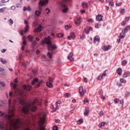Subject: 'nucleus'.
Returning <instances> with one entry per match:
<instances>
[{
	"mask_svg": "<svg viewBox=\"0 0 130 130\" xmlns=\"http://www.w3.org/2000/svg\"><path fill=\"white\" fill-rule=\"evenodd\" d=\"M86 90L84 89H82V96H84V94H86Z\"/></svg>",
	"mask_w": 130,
	"mask_h": 130,
	"instance_id": "43",
	"label": "nucleus"
},
{
	"mask_svg": "<svg viewBox=\"0 0 130 130\" xmlns=\"http://www.w3.org/2000/svg\"><path fill=\"white\" fill-rule=\"evenodd\" d=\"M103 16H102V15L99 14L96 17V21H98L99 22H101V21H103Z\"/></svg>",
	"mask_w": 130,
	"mask_h": 130,
	"instance_id": "10",
	"label": "nucleus"
},
{
	"mask_svg": "<svg viewBox=\"0 0 130 130\" xmlns=\"http://www.w3.org/2000/svg\"><path fill=\"white\" fill-rule=\"evenodd\" d=\"M73 52H71L68 57V59L70 60V61H74V60H75V59L73 57Z\"/></svg>",
	"mask_w": 130,
	"mask_h": 130,
	"instance_id": "12",
	"label": "nucleus"
},
{
	"mask_svg": "<svg viewBox=\"0 0 130 130\" xmlns=\"http://www.w3.org/2000/svg\"><path fill=\"white\" fill-rule=\"evenodd\" d=\"M65 87H70V84L69 83H66L64 84Z\"/></svg>",
	"mask_w": 130,
	"mask_h": 130,
	"instance_id": "64",
	"label": "nucleus"
},
{
	"mask_svg": "<svg viewBox=\"0 0 130 130\" xmlns=\"http://www.w3.org/2000/svg\"><path fill=\"white\" fill-rule=\"evenodd\" d=\"M89 112H90V110H89V109L85 108V110L84 111L83 114L85 116H88Z\"/></svg>",
	"mask_w": 130,
	"mask_h": 130,
	"instance_id": "18",
	"label": "nucleus"
},
{
	"mask_svg": "<svg viewBox=\"0 0 130 130\" xmlns=\"http://www.w3.org/2000/svg\"><path fill=\"white\" fill-rule=\"evenodd\" d=\"M7 9L6 7L2 8L0 9V13H4L5 12V10Z\"/></svg>",
	"mask_w": 130,
	"mask_h": 130,
	"instance_id": "36",
	"label": "nucleus"
},
{
	"mask_svg": "<svg viewBox=\"0 0 130 130\" xmlns=\"http://www.w3.org/2000/svg\"><path fill=\"white\" fill-rule=\"evenodd\" d=\"M47 56L49 58H52V53H50V52L47 53Z\"/></svg>",
	"mask_w": 130,
	"mask_h": 130,
	"instance_id": "29",
	"label": "nucleus"
},
{
	"mask_svg": "<svg viewBox=\"0 0 130 130\" xmlns=\"http://www.w3.org/2000/svg\"><path fill=\"white\" fill-rule=\"evenodd\" d=\"M23 89L24 90H26V91H30V90L32 89V87H31L30 86H29V85H24Z\"/></svg>",
	"mask_w": 130,
	"mask_h": 130,
	"instance_id": "14",
	"label": "nucleus"
},
{
	"mask_svg": "<svg viewBox=\"0 0 130 130\" xmlns=\"http://www.w3.org/2000/svg\"><path fill=\"white\" fill-rule=\"evenodd\" d=\"M105 125V122H102L101 123L99 124V127H102V126H104Z\"/></svg>",
	"mask_w": 130,
	"mask_h": 130,
	"instance_id": "26",
	"label": "nucleus"
},
{
	"mask_svg": "<svg viewBox=\"0 0 130 130\" xmlns=\"http://www.w3.org/2000/svg\"><path fill=\"white\" fill-rule=\"evenodd\" d=\"M93 40L94 43H96V42H99V41H100V37H99L98 36H96L94 37Z\"/></svg>",
	"mask_w": 130,
	"mask_h": 130,
	"instance_id": "20",
	"label": "nucleus"
},
{
	"mask_svg": "<svg viewBox=\"0 0 130 130\" xmlns=\"http://www.w3.org/2000/svg\"><path fill=\"white\" fill-rule=\"evenodd\" d=\"M83 82H84L85 83H88V79H87V78L83 77Z\"/></svg>",
	"mask_w": 130,
	"mask_h": 130,
	"instance_id": "40",
	"label": "nucleus"
},
{
	"mask_svg": "<svg viewBox=\"0 0 130 130\" xmlns=\"http://www.w3.org/2000/svg\"><path fill=\"white\" fill-rule=\"evenodd\" d=\"M45 13H46V14H47V15H48V14H49V13H50V9L49 8H46L45 10Z\"/></svg>",
	"mask_w": 130,
	"mask_h": 130,
	"instance_id": "27",
	"label": "nucleus"
},
{
	"mask_svg": "<svg viewBox=\"0 0 130 130\" xmlns=\"http://www.w3.org/2000/svg\"><path fill=\"white\" fill-rule=\"evenodd\" d=\"M125 12V10H124V9H122L121 10H120V14H121L122 15H123V14Z\"/></svg>",
	"mask_w": 130,
	"mask_h": 130,
	"instance_id": "39",
	"label": "nucleus"
},
{
	"mask_svg": "<svg viewBox=\"0 0 130 130\" xmlns=\"http://www.w3.org/2000/svg\"><path fill=\"white\" fill-rule=\"evenodd\" d=\"M50 40H51L50 37L48 36V37H46L44 40L41 41V44L42 45H44L45 44H47L48 50L49 51H52V50L56 49L57 47L56 45L51 44Z\"/></svg>",
	"mask_w": 130,
	"mask_h": 130,
	"instance_id": "3",
	"label": "nucleus"
},
{
	"mask_svg": "<svg viewBox=\"0 0 130 130\" xmlns=\"http://www.w3.org/2000/svg\"><path fill=\"white\" fill-rule=\"evenodd\" d=\"M36 88H38L39 86H40V83L38 82V79L37 78H35L31 82L32 85H35L36 84Z\"/></svg>",
	"mask_w": 130,
	"mask_h": 130,
	"instance_id": "7",
	"label": "nucleus"
},
{
	"mask_svg": "<svg viewBox=\"0 0 130 130\" xmlns=\"http://www.w3.org/2000/svg\"><path fill=\"white\" fill-rule=\"evenodd\" d=\"M46 85L47 87H49V88H52L53 87V85H52V83L50 82V81H48L46 83Z\"/></svg>",
	"mask_w": 130,
	"mask_h": 130,
	"instance_id": "22",
	"label": "nucleus"
},
{
	"mask_svg": "<svg viewBox=\"0 0 130 130\" xmlns=\"http://www.w3.org/2000/svg\"><path fill=\"white\" fill-rule=\"evenodd\" d=\"M27 39H28L29 41H30V42H32L34 38L32 36L29 35L27 37Z\"/></svg>",
	"mask_w": 130,
	"mask_h": 130,
	"instance_id": "23",
	"label": "nucleus"
},
{
	"mask_svg": "<svg viewBox=\"0 0 130 130\" xmlns=\"http://www.w3.org/2000/svg\"><path fill=\"white\" fill-rule=\"evenodd\" d=\"M35 15L36 16H39L41 15V12L38 10L35 11Z\"/></svg>",
	"mask_w": 130,
	"mask_h": 130,
	"instance_id": "25",
	"label": "nucleus"
},
{
	"mask_svg": "<svg viewBox=\"0 0 130 130\" xmlns=\"http://www.w3.org/2000/svg\"><path fill=\"white\" fill-rule=\"evenodd\" d=\"M127 61L125 60H124L122 62V64H126Z\"/></svg>",
	"mask_w": 130,
	"mask_h": 130,
	"instance_id": "51",
	"label": "nucleus"
},
{
	"mask_svg": "<svg viewBox=\"0 0 130 130\" xmlns=\"http://www.w3.org/2000/svg\"><path fill=\"white\" fill-rule=\"evenodd\" d=\"M57 37L59 38H61V37H63V34L60 32L57 34Z\"/></svg>",
	"mask_w": 130,
	"mask_h": 130,
	"instance_id": "32",
	"label": "nucleus"
},
{
	"mask_svg": "<svg viewBox=\"0 0 130 130\" xmlns=\"http://www.w3.org/2000/svg\"><path fill=\"white\" fill-rule=\"evenodd\" d=\"M103 50L104 51H107L108 50H109L110 49V45L109 46H104L102 48Z\"/></svg>",
	"mask_w": 130,
	"mask_h": 130,
	"instance_id": "17",
	"label": "nucleus"
},
{
	"mask_svg": "<svg viewBox=\"0 0 130 130\" xmlns=\"http://www.w3.org/2000/svg\"><path fill=\"white\" fill-rule=\"evenodd\" d=\"M120 83H125V81H124V80L122 78L120 79Z\"/></svg>",
	"mask_w": 130,
	"mask_h": 130,
	"instance_id": "52",
	"label": "nucleus"
},
{
	"mask_svg": "<svg viewBox=\"0 0 130 130\" xmlns=\"http://www.w3.org/2000/svg\"><path fill=\"white\" fill-rule=\"evenodd\" d=\"M89 100H88L87 99H85L84 101H83V103L84 104H87V103H89Z\"/></svg>",
	"mask_w": 130,
	"mask_h": 130,
	"instance_id": "35",
	"label": "nucleus"
},
{
	"mask_svg": "<svg viewBox=\"0 0 130 130\" xmlns=\"http://www.w3.org/2000/svg\"><path fill=\"white\" fill-rule=\"evenodd\" d=\"M0 129H5V123H0Z\"/></svg>",
	"mask_w": 130,
	"mask_h": 130,
	"instance_id": "24",
	"label": "nucleus"
},
{
	"mask_svg": "<svg viewBox=\"0 0 130 130\" xmlns=\"http://www.w3.org/2000/svg\"><path fill=\"white\" fill-rule=\"evenodd\" d=\"M20 102H21V103H22V104H23V105H25V104H26V103L25 102V101L24 100H21Z\"/></svg>",
	"mask_w": 130,
	"mask_h": 130,
	"instance_id": "58",
	"label": "nucleus"
},
{
	"mask_svg": "<svg viewBox=\"0 0 130 130\" xmlns=\"http://www.w3.org/2000/svg\"><path fill=\"white\" fill-rule=\"evenodd\" d=\"M82 5L83 8H87V6H88V4H87L86 2L82 3Z\"/></svg>",
	"mask_w": 130,
	"mask_h": 130,
	"instance_id": "30",
	"label": "nucleus"
},
{
	"mask_svg": "<svg viewBox=\"0 0 130 130\" xmlns=\"http://www.w3.org/2000/svg\"><path fill=\"white\" fill-rule=\"evenodd\" d=\"M130 29V25H127L126 26H125V28H124V29H123L122 30V32H124L125 33H127V31H128V30H129Z\"/></svg>",
	"mask_w": 130,
	"mask_h": 130,
	"instance_id": "16",
	"label": "nucleus"
},
{
	"mask_svg": "<svg viewBox=\"0 0 130 130\" xmlns=\"http://www.w3.org/2000/svg\"><path fill=\"white\" fill-rule=\"evenodd\" d=\"M121 5H122V3L121 2L116 3V6H117V7H120V6H121Z\"/></svg>",
	"mask_w": 130,
	"mask_h": 130,
	"instance_id": "47",
	"label": "nucleus"
},
{
	"mask_svg": "<svg viewBox=\"0 0 130 130\" xmlns=\"http://www.w3.org/2000/svg\"><path fill=\"white\" fill-rule=\"evenodd\" d=\"M65 29H66V30H69V29H71V27H69L68 25H65Z\"/></svg>",
	"mask_w": 130,
	"mask_h": 130,
	"instance_id": "53",
	"label": "nucleus"
},
{
	"mask_svg": "<svg viewBox=\"0 0 130 130\" xmlns=\"http://www.w3.org/2000/svg\"><path fill=\"white\" fill-rule=\"evenodd\" d=\"M38 103V100H35L32 103L30 102L29 103L26 104L25 106L22 108L23 112L25 114H27L30 110H31L32 111H36V110H37V108L34 105Z\"/></svg>",
	"mask_w": 130,
	"mask_h": 130,
	"instance_id": "2",
	"label": "nucleus"
},
{
	"mask_svg": "<svg viewBox=\"0 0 130 130\" xmlns=\"http://www.w3.org/2000/svg\"><path fill=\"white\" fill-rule=\"evenodd\" d=\"M24 24L25 25V29L24 30H21L20 31V34L22 36L24 35V33H27V32H28V30H29V24L28 21L26 20H24Z\"/></svg>",
	"mask_w": 130,
	"mask_h": 130,
	"instance_id": "6",
	"label": "nucleus"
},
{
	"mask_svg": "<svg viewBox=\"0 0 130 130\" xmlns=\"http://www.w3.org/2000/svg\"><path fill=\"white\" fill-rule=\"evenodd\" d=\"M95 28H96L97 29H98V28H99V24L97 23L95 25Z\"/></svg>",
	"mask_w": 130,
	"mask_h": 130,
	"instance_id": "60",
	"label": "nucleus"
},
{
	"mask_svg": "<svg viewBox=\"0 0 130 130\" xmlns=\"http://www.w3.org/2000/svg\"><path fill=\"white\" fill-rule=\"evenodd\" d=\"M106 72H107V70H105L104 73L101 75L102 77H105L106 76Z\"/></svg>",
	"mask_w": 130,
	"mask_h": 130,
	"instance_id": "42",
	"label": "nucleus"
},
{
	"mask_svg": "<svg viewBox=\"0 0 130 130\" xmlns=\"http://www.w3.org/2000/svg\"><path fill=\"white\" fill-rule=\"evenodd\" d=\"M42 28V25H41V24H39L38 27L34 29V32H41Z\"/></svg>",
	"mask_w": 130,
	"mask_h": 130,
	"instance_id": "15",
	"label": "nucleus"
},
{
	"mask_svg": "<svg viewBox=\"0 0 130 130\" xmlns=\"http://www.w3.org/2000/svg\"><path fill=\"white\" fill-rule=\"evenodd\" d=\"M130 95V92H127L125 94V98H127V97H129Z\"/></svg>",
	"mask_w": 130,
	"mask_h": 130,
	"instance_id": "34",
	"label": "nucleus"
},
{
	"mask_svg": "<svg viewBox=\"0 0 130 130\" xmlns=\"http://www.w3.org/2000/svg\"><path fill=\"white\" fill-rule=\"evenodd\" d=\"M75 25H80L81 23V17H76L74 20Z\"/></svg>",
	"mask_w": 130,
	"mask_h": 130,
	"instance_id": "8",
	"label": "nucleus"
},
{
	"mask_svg": "<svg viewBox=\"0 0 130 130\" xmlns=\"http://www.w3.org/2000/svg\"><path fill=\"white\" fill-rule=\"evenodd\" d=\"M1 2H2V3H8V2H9V0H4V1H2Z\"/></svg>",
	"mask_w": 130,
	"mask_h": 130,
	"instance_id": "61",
	"label": "nucleus"
},
{
	"mask_svg": "<svg viewBox=\"0 0 130 130\" xmlns=\"http://www.w3.org/2000/svg\"><path fill=\"white\" fill-rule=\"evenodd\" d=\"M9 22H10V24H11V25L13 24H14V21L12 20V19H10L9 20Z\"/></svg>",
	"mask_w": 130,
	"mask_h": 130,
	"instance_id": "50",
	"label": "nucleus"
},
{
	"mask_svg": "<svg viewBox=\"0 0 130 130\" xmlns=\"http://www.w3.org/2000/svg\"><path fill=\"white\" fill-rule=\"evenodd\" d=\"M70 35H71L72 39H75V38H76V36H75V33L74 32H71L70 34Z\"/></svg>",
	"mask_w": 130,
	"mask_h": 130,
	"instance_id": "33",
	"label": "nucleus"
},
{
	"mask_svg": "<svg viewBox=\"0 0 130 130\" xmlns=\"http://www.w3.org/2000/svg\"><path fill=\"white\" fill-rule=\"evenodd\" d=\"M125 20L126 21V22H127L129 20V17H126L125 18Z\"/></svg>",
	"mask_w": 130,
	"mask_h": 130,
	"instance_id": "56",
	"label": "nucleus"
},
{
	"mask_svg": "<svg viewBox=\"0 0 130 130\" xmlns=\"http://www.w3.org/2000/svg\"><path fill=\"white\" fill-rule=\"evenodd\" d=\"M71 2H72V0H63L60 2L59 7L63 13H67V11H69V8L68 6H67V5H68L69 3H71Z\"/></svg>",
	"mask_w": 130,
	"mask_h": 130,
	"instance_id": "4",
	"label": "nucleus"
},
{
	"mask_svg": "<svg viewBox=\"0 0 130 130\" xmlns=\"http://www.w3.org/2000/svg\"><path fill=\"white\" fill-rule=\"evenodd\" d=\"M129 76H130V72H125L123 74V78H126L127 77H129Z\"/></svg>",
	"mask_w": 130,
	"mask_h": 130,
	"instance_id": "21",
	"label": "nucleus"
},
{
	"mask_svg": "<svg viewBox=\"0 0 130 130\" xmlns=\"http://www.w3.org/2000/svg\"><path fill=\"white\" fill-rule=\"evenodd\" d=\"M116 73L119 76H121L122 70L120 68H119L116 70Z\"/></svg>",
	"mask_w": 130,
	"mask_h": 130,
	"instance_id": "19",
	"label": "nucleus"
},
{
	"mask_svg": "<svg viewBox=\"0 0 130 130\" xmlns=\"http://www.w3.org/2000/svg\"><path fill=\"white\" fill-rule=\"evenodd\" d=\"M99 94H100V96L103 95V91H102V90H101L99 91Z\"/></svg>",
	"mask_w": 130,
	"mask_h": 130,
	"instance_id": "49",
	"label": "nucleus"
},
{
	"mask_svg": "<svg viewBox=\"0 0 130 130\" xmlns=\"http://www.w3.org/2000/svg\"><path fill=\"white\" fill-rule=\"evenodd\" d=\"M0 60H1V62L3 63L4 64L7 63V60H6L5 59H4L3 58H1Z\"/></svg>",
	"mask_w": 130,
	"mask_h": 130,
	"instance_id": "37",
	"label": "nucleus"
},
{
	"mask_svg": "<svg viewBox=\"0 0 130 130\" xmlns=\"http://www.w3.org/2000/svg\"><path fill=\"white\" fill-rule=\"evenodd\" d=\"M53 130H58V127L56 126H54L53 127Z\"/></svg>",
	"mask_w": 130,
	"mask_h": 130,
	"instance_id": "48",
	"label": "nucleus"
},
{
	"mask_svg": "<svg viewBox=\"0 0 130 130\" xmlns=\"http://www.w3.org/2000/svg\"><path fill=\"white\" fill-rule=\"evenodd\" d=\"M103 78V77L102 75H100V76H99L98 77V80L99 81H100V80H102V78Z\"/></svg>",
	"mask_w": 130,
	"mask_h": 130,
	"instance_id": "44",
	"label": "nucleus"
},
{
	"mask_svg": "<svg viewBox=\"0 0 130 130\" xmlns=\"http://www.w3.org/2000/svg\"><path fill=\"white\" fill-rule=\"evenodd\" d=\"M48 3V0H42L40 1L39 3V5H41V6H44L45 5H47Z\"/></svg>",
	"mask_w": 130,
	"mask_h": 130,
	"instance_id": "11",
	"label": "nucleus"
},
{
	"mask_svg": "<svg viewBox=\"0 0 130 130\" xmlns=\"http://www.w3.org/2000/svg\"><path fill=\"white\" fill-rule=\"evenodd\" d=\"M11 86H12L14 88V89H16L17 88V84L16 83H14L13 82H12L11 84H10Z\"/></svg>",
	"mask_w": 130,
	"mask_h": 130,
	"instance_id": "28",
	"label": "nucleus"
},
{
	"mask_svg": "<svg viewBox=\"0 0 130 130\" xmlns=\"http://www.w3.org/2000/svg\"><path fill=\"white\" fill-rule=\"evenodd\" d=\"M109 5L111 6V7H112L114 5V3L112 2H110Z\"/></svg>",
	"mask_w": 130,
	"mask_h": 130,
	"instance_id": "57",
	"label": "nucleus"
},
{
	"mask_svg": "<svg viewBox=\"0 0 130 130\" xmlns=\"http://www.w3.org/2000/svg\"><path fill=\"white\" fill-rule=\"evenodd\" d=\"M32 42V45H37V42L36 41H33Z\"/></svg>",
	"mask_w": 130,
	"mask_h": 130,
	"instance_id": "55",
	"label": "nucleus"
},
{
	"mask_svg": "<svg viewBox=\"0 0 130 130\" xmlns=\"http://www.w3.org/2000/svg\"><path fill=\"white\" fill-rule=\"evenodd\" d=\"M22 43H23V45H26L27 42H26V41L25 40H24Z\"/></svg>",
	"mask_w": 130,
	"mask_h": 130,
	"instance_id": "63",
	"label": "nucleus"
},
{
	"mask_svg": "<svg viewBox=\"0 0 130 130\" xmlns=\"http://www.w3.org/2000/svg\"><path fill=\"white\" fill-rule=\"evenodd\" d=\"M46 119V114L43 113L40 116V120L39 121V124L40 125V130H45L43 127V124L45 123V119Z\"/></svg>",
	"mask_w": 130,
	"mask_h": 130,
	"instance_id": "5",
	"label": "nucleus"
},
{
	"mask_svg": "<svg viewBox=\"0 0 130 130\" xmlns=\"http://www.w3.org/2000/svg\"><path fill=\"white\" fill-rule=\"evenodd\" d=\"M125 24H126V21H123L121 22V26H125Z\"/></svg>",
	"mask_w": 130,
	"mask_h": 130,
	"instance_id": "45",
	"label": "nucleus"
},
{
	"mask_svg": "<svg viewBox=\"0 0 130 130\" xmlns=\"http://www.w3.org/2000/svg\"><path fill=\"white\" fill-rule=\"evenodd\" d=\"M93 30V27H89V28H85L84 29V32L86 33V34H89L90 33V31H92Z\"/></svg>",
	"mask_w": 130,
	"mask_h": 130,
	"instance_id": "13",
	"label": "nucleus"
},
{
	"mask_svg": "<svg viewBox=\"0 0 130 130\" xmlns=\"http://www.w3.org/2000/svg\"><path fill=\"white\" fill-rule=\"evenodd\" d=\"M124 37H125V32L122 31V32L120 34L119 38L118 40V43L120 42L121 39L124 38Z\"/></svg>",
	"mask_w": 130,
	"mask_h": 130,
	"instance_id": "9",
	"label": "nucleus"
},
{
	"mask_svg": "<svg viewBox=\"0 0 130 130\" xmlns=\"http://www.w3.org/2000/svg\"><path fill=\"white\" fill-rule=\"evenodd\" d=\"M81 88H82L81 87H80L79 89V92L80 96H82V91H81Z\"/></svg>",
	"mask_w": 130,
	"mask_h": 130,
	"instance_id": "54",
	"label": "nucleus"
},
{
	"mask_svg": "<svg viewBox=\"0 0 130 130\" xmlns=\"http://www.w3.org/2000/svg\"><path fill=\"white\" fill-rule=\"evenodd\" d=\"M114 103H115L116 104H117V103H118V102H119V99H115L114 100Z\"/></svg>",
	"mask_w": 130,
	"mask_h": 130,
	"instance_id": "41",
	"label": "nucleus"
},
{
	"mask_svg": "<svg viewBox=\"0 0 130 130\" xmlns=\"http://www.w3.org/2000/svg\"><path fill=\"white\" fill-rule=\"evenodd\" d=\"M123 103H124L123 100H121L120 101V104H121V105H123Z\"/></svg>",
	"mask_w": 130,
	"mask_h": 130,
	"instance_id": "59",
	"label": "nucleus"
},
{
	"mask_svg": "<svg viewBox=\"0 0 130 130\" xmlns=\"http://www.w3.org/2000/svg\"><path fill=\"white\" fill-rule=\"evenodd\" d=\"M77 123L81 124V123H82V119H80L79 120L77 121Z\"/></svg>",
	"mask_w": 130,
	"mask_h": 130,
	"instance_id": "46",
	"label": "nucleus"
},
{
	"mask_svg": "<svg viewBox=\"0 0 130 130\" xmlns=\"http://www.w3.org/2000/svg\"><path fill=\"white\" fill-rule=\"evenodd\" d=\"M65 98H69V97H71V94L69 93H66L64 95Z\"/></svg>",
	"mask_w": 130,
	"mask_h": 130,
	"instance_id": "31",
	"label": "nucleus"
},
{
	"mask_svg": "<svg viewBox=\"0 0 130 130\" xmlns=\"http://www.w3.org/2000/svg\"><path fill=\"white\" fill-rule=\"evenodd\" d=\"M9 109L8 114H5V112L0 111V117L4 116L5 119L7 120V125L6 126L5 130H20L21 129V120L20 119H13L15 116V110L13 109L15 106V104H12V100L8 101Z\"/></svg>",
	"mask_w": 130,
	"mask_h": 130,
	"instance_id": "1",
	"label": "nucleus"
},
{
	"mask_svg": "<svg viewBox=\"0 0 130 130\" xmlns=\"http://www.w3.org/2000/svg\"><path fill=\"white\" fill-rule=\"evenodd\" d=\"M87 22H88L89 23H93L94 20H93L92 18H89L87 19Z\"/></svg>",
	"mask_w": 130,
	"mask_h": 130,
	"instance_id": "38",
	"label": "nucleus"
},
{
	"mask_svg": "<svg viewBox=\"0 0 130 130\" xmlns=\"http://www.w3.org/2000/svg\"><path fill=\"white\" fill-rule=\"evenodd\" d=\"M0 84L3 86V87H5V83L3 82H0Z\"/></svg>",
	"mask_w": 130,
	"mask_h": 130,
	"instance_id": "62",
	"label": "nucleus"
}]
</instances>
